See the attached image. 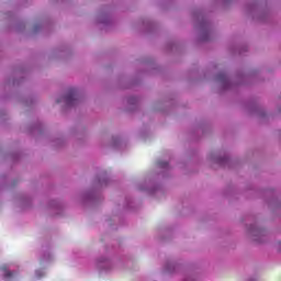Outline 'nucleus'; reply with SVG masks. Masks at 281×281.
Instances as JSON below:
<instances>
[{
  "instance_id": "nucleus-1",
  "label": "nucleus",
  "mask_w": 281,
  "mask_h": 281,
  "mask_svg": "<svg viewBox=\"0 0 281 281\" xmlns=\"http://www.w3.org/2000/svg\"><path fill=\"white\" fill-rule=\"evenodd\" d=\"M0 276H2L3 278H10L12 274L5 268H1Z\"/></svg>"
},
{
  "instance_id": "nucleus-3",
  "label": "nucleus",
  "mask_w": 281,
  "mask_h": 281,
  "mask_svg": "<svg viewBox=\"0 0 281 281\" xmlns=\"http://www.w3.org/2000/svg\"><path fill=\"white\" fill-rule=\"evenodd\" d=\"M103 267H104V269H109L110 263H109V262H105V263H103Z\"/></svg>"
},
{
  "instance_id": "nucleus-2",
  "label": "nucleus",
  "mask_w": 281,
  "mask_h": 281,
  "mask_svg": "<svg viewBox=\"0 0 281 281\" xmlns=\"http://www.w3.org/2000/svg\"><path fill=\"white\" fill-rule=\"evenodd\" d=\"M43 276H45V271H42V273H41V271L37 270V271L35 272V277H36V278H43Z\"/></svg>"
}]
</instances>
